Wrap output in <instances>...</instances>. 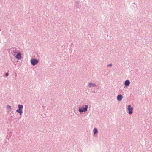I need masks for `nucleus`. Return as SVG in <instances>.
Instances as JSON below:
<instances>
[{
	"label": "nucleus",
	"instance_id": "nucleus-1",
	"mask_svg": "<svg viewBox=\"0 0 152 152\" xmlns=\"http://www.w3.org/2000/svg\"><path fill=\"white\" fill-rule=\"evenodd\" d=\"M88 106L87 105L83 106L82 107H80L79 109V111L80 112H86L87 111Z\"/></svg>",
	"mask_w": 152,
	"mask_h": 152
},
{
	"label": "nucleus",
	"instance_id": "nucleus-2",
	"mask_svg": "<svg viewBox=\"0 0 152 152\" xmlns=\"http://www.w3.org/2000/svg\"><path fill=\"white\" fill-rule=\"evenodd\" d=\"M31 64L34 66L38 63V60L35 59H33L31 60Z\"/></svg>",
	"mask_w": 152,
	"mask_h": 152
},
{
	"label": "nucleus",
	"instance_id": "nucleus-3",
	"mask_svg": "<svg viewBox=\"0 0 152 152\" xmlns=\"http://www.w3.org/2000/svg\"><path fill=\"white\" fill-rule=\"evenodd\" d=\"M128 109L129 110V113L130 114H131L133 112V108L131 107V106L130 105H129L128 106Z\"/></svg>",
	"mask_w": 152,
	"mask_h": 152
},
{
	"label": "nucleus",
	"instance_id": "nucleus-4",
	"mask_svg": "<svg viewBox=\"0 0 152 152\" xmlns=\"http://www.w3.org/2000/svg\"><path fill=\"white\" fill-rule=\"evenodd\" d=\"M16 58L18 59H20L21 58V54L20 53H19L16 56Z\"/></svg>",
	"mask_w": 152,
	"mask_h": 152
},
{
	"label": "nucleus",
	"instance_id": "nucleus-5",
	"mask_svg": "<svg viewBox=\"0 0 152 152\" xmlns=\"http://www.w3.org/2000/svg\"><path fill=\"white\" fill-rule=\"evenodd\" d=\"M122 96L121 95H118L117 97V100L119 101H121L122 99Z\"/></svg>",
	"mask_w": 152,
	"mask_h": 152
},
{
	"label": "nucleus",
	"instance_id": "nucleus-6",
	"mask_svg": "<svg viewBox=\"0 0 152 152\" xmlns=\"http://www.w3.org/2000/svg\"><path fill=\"white\" fill-rule=\"evenodd\" d=\"M130 83V82L129 80H126L125 82V83H124L125 85L126 86H128L129 85Z\"/></svg>",
	"mask_w": 152,
	"mask_h": 152
},
{
	"label": "nucleus",
	"instance_id": "nucleus-7",
	"mask_svg": "<svg viewBox=\"0 0 152 152\" xmlns=\"http://www.w3.org/2000/svg\"><path fill=\"white\" fill-rule=\"evenodd\" d=\"M16 111L17 112L19 113H20V115H21L22 114L23 112L22 110L21 109H18L16 110Z\"/></svg>",
	"mask_w": 152,
	"mask_h": 152
},
{
	"label": "nucleus",
	"instance_id": "nucleus-8",
	"mask_svg": "<svg viewBox=\"0 0 152 152\" xmlns=\"http://www.w3.org/2000/svg\"><path fill=\"white\" fill-rule=\"evenodd\" d=\"M88 86L89 87H94L95 86V85L92 83H90L88 84Z\"/></svg>",
	"mask_w": 152,
	"mask_h": 152
},
{
	"label": "nucleus",
	"instance_id": "nucleus-9",
	"mask_svg": "<svg viewBox=\"0 0 152 152\" xmlns=\"http://www.w3.org/2000/svg\"><path fill=\"white\" fill-rule=\"evenodd\" d=\"M94 134H96L97 132V130L96 128H95L94 129Z\"/></svg>",
	"mask_w": 152,
	"mask_h": 152
},
{
	"label": "nucleus",
	"instance_id": "nucleus-10",
	"mask_svg": "<svg viewBox=\"0 0 152 152\" xmlns=\"http://www.w3.org/2000/svg\"><path fill=\"white\" fill-rule=\"evenodd\" d=\"M18 107L19 109L22 110V108H23V106L20 104H18Z\"/></svg>",
	"mask_w": 152,
	"mask_h": 152
},
{
	"label": "nucleus",
	"instance_id": "nucleus-11",
	"mask_svg": "<svg viewBox=\"0 0 152 152\" xmlns=\"http://www.w3.org/2000/svg\"><path fill=\"white\" fill-rule=\"evenodd\" d=\"M7 108L8 109H10L11 108V106L10 105H7Z\"/></svg>",
	"mask_w": 152,
	"mask_h": 152
},
{
	"label": "nucleus",
	"instance_id": "nucleus-12",
	"mask_svg": "<svg viewBox=\"0 0 152 152\" xmlns=\"http://www.w3.org/2000/svg\"><path fill=\"white\" fill-rule=\"evenodd\" d=\"M9 75V74L8 73H6V75L7 76H8Z\"/></svg>",
	"mask_w": 152,
	"mask_h": 152
},
{
	"label": "nucleus",
	"instance_id": "nucleus-13",
	"mask_svg": "<svg viewBox=\"0 0 152 152\" xmlns=\"http://www.w3.org/2000/svg\"><path fill=\"white\" fill-rule=\"evenodd\" d=\"M107 66H112V64H110L109 65H108Z\"/></svg>",
	"mask_w": 152,
	"mask_h": 152
}]
</instances>
